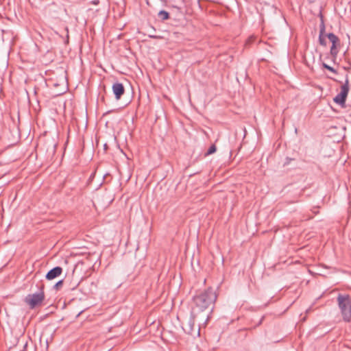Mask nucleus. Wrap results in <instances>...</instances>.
Returning <instances> with one entry per match:
<instances>
[{"instance_id":"nucleus-13","label":"nucleus","mask_w":351,"mask_h":351,"mask_svg":"<svg viewBox=\"0 0 351 351\" xmlns=\"http://www.w3.org/2000/svg\"><path fill=\"white\" fill-rule=\"evenodd\" d=\"M322 66H323L324 69H327V70L330 71V72H332V73H335V74H337V70H335L333 67H332V66H330L328 65V64H327L326 63H325V62H323V63H322Z\"/></svg>"},{"instance_id":"nucleus-24","label":"nucleus","mask_w":351,"mask_h":351,"mask_svg":"<svg viewBox=\"0 0 351 351\" xmlns=\"http://www.w3.org/2000/svg\"><path fill=\"white\" fill-rule=\"evenodd\" d=\"M93 3L94 4H97L98 3V1H93Z\"/></svg>"},{"instance_id":"nucleus-15","label":"nucleus","mask_w":351,"mask_h":351,"mask_svg":"<svg viewBox=\"0 0 351 351\" xmlns=\"http://www.w3.org/2000/svg\"><path fill=\"white\" fill-rule=\"evenodd\" d=\"M343 68L344 70H346L348 71H350V69H351V62H348V65L343 66Z\"/></svg>"},{"instance_id":"nucleus-25","label":"nucleus","mask_w":351,"mask_h":351,"mask_svg":"<svg viewBox=\"0 0 351 351\" xmlns=\"http://www.w3.org/2000/svg\"><path fill=\"white\" fill-rule=\"evenodd\" d=\"M243 330H251V328H244Z\"/></svg>"},{"instance_id":"nucleus-6","label":"nucleus","mask_w":351,"mask_h":351,"mask_svg":"<svg viewBox=\"0 0 351 351\" xmlns=\"http://www.w3.org/2000/svg\"><path fill=\"white\" fill-rule=\"evenodd\" d=\"M112 90L117 100L120 99L125 93V88L123 85L118 82H116L112 84Z\"/></svg>"},{"instance_id":"nucleus-14","label":"nucleus","mask_w":351,"mask_h":351,"mask_svg":"<svg viewBox=\"0 0 351 351\" xmlns=\"http://www.w3.org/2000/svg\"><path fill=\"white\" fill-rule=\"evenodd\" d=\"M63 283H64V280H59L58 282H57L54 286H53V289H56V290H60V288L62 287L63 285Z\"/></svg>"},{"instance_id":"nucleus-18","label":"nucleus","mask_w":351,"mask_h":351,"mask_svg":"<svg viewBox=\"0 0 351 351\" xmlns=\"http://www.w3.org/2000/svg\"><path fill=\"white\" fill-rule=\"evenodd\" d=\"M65 31L66 32V38L69 39V29L67 27H65Z\"/></svg>"},{"instance_id":"nucleus-2","label":"nucleus","mask_w":351,"mask_h":351,"mask_svg":"<svg viewBox=\"0 0 351 351\" xmlns=\"http://www.w3.org/2000/svg\"><path fill=\"white\" fill-rule=\"evenodd\" d=\"M338 306L340 309L343 321H351V297L348 294L339 293L337 298Z\"/></svg>"},{"instance_id":"nucleus-23","label":"nucleus","mask_w":351,"mask_h":351,"mask_svg":"<svg viewBox=\"0 0 351 351\" xmlns=\"http://www.w3.org/2000/svg\"><path fill=\"white\" fill-rule=\"evenodd\" d=\"M310 3L314 2L315 0H308Z\"/></svg>"},{"instance_id":"nucleus-1","label":"nucleus","mask_w":351,"mask_h":351,"mask_svg":"<svg viewBox=\"0 0 351 351\" xmlns=\"http://www.w3.org/2000/svg\"><path fill=\"white\" fill-rule=\"evenodd\" d=\"M217 295L213 288H208L204 291L197 293L193 298V306L191 310V315L196 316L201 312L210 308L215 302Z\"/></svg>"},{"instance_id":"nucleus-16","label":"nucleus","mask_w":351,"mask_h":351,"mask_svg":"<svg viewBox=\"0 0 351 351\" xmlns=\"http://www.w3.org/2000/svg\"><path fill=\"white\" fill-rule=\"evenodd\" d=\"M149 38H156V39H159V38H161L162 37L160 36H156L154 34H152V35H149Z\"/></svg>"},{"instance_id":"nucleus-5","label":"nucleus","mask_w":351,"mask_h":351,"mask_svg":"<svg viewBox=\"0 0 351 351\" xmlns=\"http://www.w3.org/2000/svg\"><path fill=\"white\" fill-rule=\"evenodd\" d=\"M348 92H349V79H348V75H346L345 83L343 84V86L341 88V92L335 97V98L333 99L334 101L336 104H338L339 105H344L346 98H347V96H348Z\"/></svg>"},{"instance_id":"nucleus-8","label":"nucleus","mask_w":351,"mask_h":351,"mask_svg":"<svg viewBox=\"0 0 351 351\" xmlns=\"http://www.w3.org/2000/svg\"><path fill=\"white\" fill-rule=\"evenodd\" d=\"M324 32H325V25L323 20V16L321 15V23L319 25V43L322 46L326 45V40L325 39L324 36Z\"/></svg>"},{"instance_id":"nucleus-12","label":"nucleus","mask_w":351,"mask_h":351,"mask_svg":"<svg viewBox=\"0 0 351 351\" xmlns=\"http://www.w3.org/2000/svg\"><path fill=\"white\" fill-rule=\"evenodd\" d=\"M217 150V147L215 146V145H212L207 150V152L205 153V156H207L208 155H210V154H214Z\"/></svg>"},{"instance_id":"nucleus-22","label":"nucleus","mask_w":351,"mask_h":351,"mask_svg":"<svg viewBox=\"0 0 351 351\" xmlns=\"http://www.w3.org/2000/svg\"><path fill=\"white\" fill-rule=\"evenodd\" d=\"M77 285H78V284L73 287H71L70 289H71V290L75 289Z\"/></svg>"},{"instance_id":"nucleus-3","label":"nucleus","mask_w":351,"mask_h":351,"mask_svg":"<svg viewBox=\"0 0 351 351\" xmlns=\"http://www.w3.org/2000/svg\"><path fill=\"white\" fill-rule=\"evenodd\" d=\"M44 284H41L39 287V292L29 294L25 298V302L27 304L29 305L31 309L34 308L36 306L40 304L45 299V293H44Z\"/></svg>"},{"instance_id":"nucleus-11","label":"nucleus","mask_w":351,"mask_h":351,"mask_svg":"<svg viewBox=\"0 0 351 351\" xmlns=\"http://www.w3.org/2000/svg\"><path fill=\"white\" fill-rule=\"evenodd\" d=\"M114 3L117 6L118 9L120 10H123L125 4L124 0H114Z\"/></svg>"},{"instance_id":"nucleus-10","label":"nucleus","mask_w":351,"mask_h":351,"mask_svg":"<svg viewBox=\"0 0 351 351\" xmlns=\"http://www.w3.org/2000/svg\"><path fill=\"white\" fill-rule=\"evenodd\" d=\"M158 16L162 21H166L170 18L169 13L165 10H160Z\"/></svg>"},{"instance_id":"nucleus-17","label":"nucleus","mask_w":351,"mask_h":351,"mask_svg":"<svg viewBox=\"0 0 351 351\" xmlns=\"http://www.w3.org/2000/svg\"><path fill=\"white\" fill-rule=\"evenodd\" d=\"M292 160V158H286V161L285 162V164L284 165H287L290 163V161Z\"/></svg>"},{"instance_id":"nucleus-20","label":"nucleus","mask_w":351,"mask_h":351,"mask_svg":"<svg viewBox=\"0 0 351 351\" xmlns=\"http://www.w3.org/2000/svg\"><path fill=\"white\" fill-rule=\"evenodd\" d=\"M318 212H319V210H318V208H314V210H313V213H315V214H317Z\"/></svg>"},{"instance_id":"nucleus-4","label":"nucleus","mask_w":351,"mask_h":351,"mask_svg":"<svg viewBox=\"0 0 351 351\" xmlns=\"http://www.w3.org/2000/svg\"><path fill=\"white\" fill-rule=\"evenodd\" d=\"M332 43L330 53L332 56V62H335L337 54L339 53L338 47L340 46L339 38L333 33H328L325 35Z\"/></svg>"},{"instance_id":"nucleus-7","label":"nucleus","mask_w":351,"mask_h":351,"mask_svg":"<svg viewBox=\"0 0 351 351\" xmlns=\"http://www.w3.org/2000/svg\"><path fill=\"white\" fill-rule=\"evenodd\" d=\"M62 273V268L60 266H56L50 269L46 274L45 278L49 280H51L58 277Z\"/></svg>"},{"instance_id":"nucleus-21","label":"nucleus","mask_w":351,"mask_h":351,"mask_svg":"<svg viewBox=\"0 0 351 351\" xmlns=\"http://www.w3.org/2000/svg\"><path fill=\"white\" fill-rule=\"evenodd\" d=\"M108 147L107 143H105V144L104 145V148L105 151H106V150L108 149Z\"/></svg>"},{"instance_id":"nucleus-9","label":"nucleus","mask_w":351,"mask_h":351,"mask_svg":"<svg viewBox=\"0 0 351 351\" xmlns=\"http://www.w3.org/2000/svg\"><path fill=\"white\" fill-rule=\"evenodd\" d=\"M192 317L189 319V322H188V326H189V328L188 329H185L184 328V330H185L186 332L189 333V334H192L193 333V326H194V318L195 316H193L191 315Z\"/></svg>"},{"instance_id":"nucleus-19","label":"nucleus","mask_w":351,"mask_h":351,"mask_svg":"<svg viewBox=\"0 0 351 351\" xmlns=\"http://www.w3.org/2000/svg\"><path fill=\"white\" fill-rule=\"evenodd\" d=\"M263 319H264V316H263V317H261V319H260V321L258 322V323L257 324V325H256V326H259V325H261V324H262V322H263Z\"/></svg>"}]
</instances>
